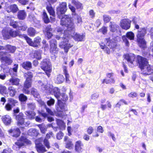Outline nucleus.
<instances>
[{
	"instance_id": "f8f14e48",
	"label": "nucleus",
	"mask_w": 153,
	"mask_h": 153,
	"mask_svg": "<svg viewBox=\"0 0 153 153\" xmlns=\"http://www.w3.org/2000/svg\"><path fill=\"white\" fill-rule=\"evenodd\" d=\"M41 140V139H39L36 141V148L38 152L39 153H43L46 152V150L42 144L38 143L39 142H40Z\"/></svg>"
},
{
	"instance_id": "c85d7f7f",
	"label": "nucleus",
	"mask_w": 153,
	"mask_h": 153,
	"mask_svg": "<svg viewBox=\"0 0 153 153\" xmlns=\"http://www.w3.org/2000/svg\"><path fill=\"white\" fill-rule=\"evenodd\" d=\"M110 27V30L112 32H114L117 30L118 26L117 25H116L115 23L111 22Z\"/></svg>"
},
{
	"instance_id": "8fccbe9b",
	"label": "nucleus",
	"mask_w": 153,
	"mask_h": 153,
	"mask_svg": "<svg viewBox=\"0 0 153 153\" xmlns=\"http://www.w3.org/2000/svg\"><path fill=\"white\" fill-rule=\"evenodd\" d=\"M38 83L39 84V85L41 86L42 88L43 89L48 90L49 91L51 92V89L48 88V86H46V85H44L43 84L41 81H39Z\"/></svg>"
},
{
	"instance_id": "a18cd8bd",
	"label": "nucleus",
	"mask_w": 153,
	"mask_h": 153,
	"mask_svg": "<svg viewBox=\"0 0 153 153\" xmlns=\"http://www.w3.org/2000/svg\"><path fill=\"white\" fill-rule=\"evenodd\" d=\"M10 9L11 11L13 13L16 12L18 10V8L16 4L12 5L10 6Z\"/></svg>"
},
{
	"instance_id": "58836bf2",
	"label": "nucleus",
	"mask_w": 153,
	"mask_h": 153,
	"mask_svg": "<svg viewBox=\"0 0 153 153\" xmlns=\"http://www.w3.org/2000/svg\"><path fill=\"white\" fill-rule=\"evenodd\" d=\"M68 97L67 95L65 93H63L60 94L59 97V98L57 99L58 100H62L63 101H65L68 100Z\"/></svg>"
},
{
	"instance_id": "6ab92c4d",
	"label": "nucleus",
	"mask_w": 153,
	"mask_h": 153,
	"mask_svg": "<svg viewBox=\"0 0 153 153\" xmlns=\"http://www.w3.org/2000/svg\"><path fill=\"white\" fill-rule=\"evenodd\" d=\"M64 141H66V148L71 149L73 148L74 144L73 143L71 140L69 139L68 140V137H64Z\"/></svg>"
},
{
	"instance_id": "bb28decb",
	"label": "nucleus",
	"mask_w": 153,
	"mask_h": 153,
	"mask_svg": "<svg viewBox=\"0 0 153 153\" xmlns=\"http://www.w3.org/2000/svg\"><path fill=\"white\" fill-rule=\"evenodd\" d=\"M9 81L12 85H18L19 83V80L17 78L12 77L10 79Z\"/></svg>"
},
{
	"instance_id": "393cba45",
	"label": "nucleus",
	"mask_w": 153,
	"mask_h": 153,
	"mask_svg": "<svg viewBox=\"0 0 153 153\" xmlns=\"http://www.w3.org/2000/svg\"><path fill=\"white\" fill-rule=\"evenodd\" d=\"M28 133L29 135L36 136L38 134L39 132L36 129H31L29 130Z\"/></svg>"
},
{
	"instance_id": "6e6d98bb",
	"label": "nucleus",
	"mask_w": 153,
	"mask_h": 153,
	"mask_svg": "<svg viewBox=\"0 0 153 153\" xmlns=\"http://www.w3.org/2000/svg\"><path fill=\"white\" fill-rule=\"evenodd\" d=\"M19 99L21 101H25L27 100V97L23 94H22L19 96Z\"/></svg>"
},
{
	"instance_id": "ddd939ff",
	"label": "nucleus",
	"mask_w": 153,
	"mask_h": 153,
	"mask_svg": "<svg viewBox=\"0 0 153 153\" xmlns=\"http://www.w3.org/2000/svg\"><path fill=\"white\" fill-rule=\"evenodd\" d=\"M125 58L131 65H134L136 63V61H134L135 59V55L131 53L126 54L125 56Z\"/></svg>"
},
{
	"instance_id": "0e129e2a",
	"label": "nucleus",
	"mask_w": 153,
	"mask_h": 153,
	"mask_svg": "<svg viewBox=\"0 0 153 153\" xmlns=\"http://www.w3.org/2000/svg\"><path fill=\"white\" fill-rule=\"evenodd\" d=\"M28 108L34 110L36 107V105L34 103H29L28 104Z\"/></svg>"
},
{
	"instance_id": "09e8293b",
	"label": "nucleus",
	"mask_w": 153,
	"mask_h": 153,
	"mask_svg": "<svg viewBox=\"0 0 153 153\" xmlns=\"http://www.w3.org/2000/svg\"><path fill=\"white\" fill-rule=\"evenodd\" d=\"M31 93L35 97L38 98L39 97V93L37 92L36 89L32 88L31 91Z\"/></svg>"
},
{
	"instance_id": "13d9d810",
	"label": "nucleus",
	"mask_w": 153,
	"mask_h": 153,
	"mask_svg": "<svg viewBox=\"0 0 153 153\" xmlns=\"http://www.w3.org/2000/svg\"><path fill=\"white\" fill-rule=\"evenodd\" d=\"M18 2L23 5H25L27 4L28 2V0H17Z\"/></svg>"
},
{
	"instance_id": "ea45409f",
	"label": "nucleus",
	"mask_w": 153,
	"mask_h": 153,
	"mask_svg": "<svg viewBox=\"0 0 153 153\" xmlns=\"http://www.w3.org/2000/svg\"><path fill=\"white\" fill-rule=\"evenodd\" d=\"M8 103L11 104L13 107L15 106L16 104L17 103V101L11 98H8Z\"/></svg>"
},
{
	"instance_id": "a878e982",
	"label": "nucleus",
	"mask_w": 153,
	"mask_h": 153,
	"mask_svg": "<svg viewBox=\"0 0 153 153\" xmlns=\"http://www.w3.org/2000/svg\"><path fill=\"white\" fill-rule=\"evenodd\" d=\"M56 121L58 125L61 129L63 130L65 129V124L63 121L58 119Z\"/></svg>"
},
{
	"instance_id": "9d476101",
	"label": "nucleus",
	"mask_w": 153,
	"mask_h": 153,
	"mask_svg": "<svg viewBox=\"0 0 153 153\" xmlns=\"http://www.w3.org/2000/svg\"><path fill=\"white\" fill-rule=\"evenodd\" d=\"M75 29L73 30L72 31H70V36H72L74 38L76 41H82L85 38V36L84 35H80L77 34V33L74 32Z\"/></svg>"
},
{
	"instance_id": "5701e85b",
	"label": "nucleus",
	"mask_w": 153,
	"mask_h": 153,
	"mask_svg": "<svg viewBox=\"0 0 153 153\" xmlns=\"http://www.w3.org/2000/svg\"><path fill=\"white\" fill-rule=\"evenodd\" d=\"M106 41L107 42V45L111 48L115 47L116 45V43L114 40L109 41V39H107L106 40Z\"/></svg>"
},
{
	"instance_id": "412c9836",
	"label": "nucleus",
	"mask_w": 153,
	"mask_h": 153,
	"mask_svg": "<svg viewBox=\"0 0 153 153\" xmlns=\"http://www.w3.org/2000/svg\"><path fill=\"white\" fill-rule=\"evenodd\" d=\"M55 82L57 83H61L63 82L64 80L63 76L59 74L55 79Z\"/></svg>"
},
{
	"instance_id": "79ce46f5",
	"label": "nucleus",
	"mask_w": 153,
	"mask_h": 153,
	"mask_svg": "<svg viewBox=\"0 0 153 153\" xmlns=\"http://www.w3.org/2000/svg\"><path fill=\"white\" fill-rule=\"evenodd\" d=\"M28 34L30 36H33L36 33L35 29L33 27L29 28L27 30Z\"/></svg>"
},
{
	"instance_id": "49530a36",
	"label": "nucleus",
	"mask_w": 153,
	"mask_h": 153,
	"mask_svg": "<svg viewBox=\"0 0 153 153\" xmlns=\"http://www.w3.org/2000/svg\"><path fill=\"white\" fill-rule=\"evenodd\" d=\"M39 127L40 129L41 132L42 133H45L46 131L47 127L43 124L39 125Z\"/></svg>"
},
{
	"instance_id": "e433bc0d",
	"label": "nucleus",
	"mask_w": 153,
	"mask_h": 153,
	"mask_svg": "<svg viewBox=\"0 0 153 153\" xmlns=\"http://www.w3.org/2000/svg\"><path fill=\"white\" fill-rule=\"evenodd\" d=\"M68 7L69 9L72 12V15L73 16H75V15H77V14L76 13V8L74 6L71 4H69Z\"/></svg>"
},
{
	"instance_id": "f03ea898",
	"label": "nucleus",
	"mask_w": 153,
	"mask_h": 153,
	"mask_svg": "<svg viewBox=\"0 0 153 153\" xmlns=\"http://www.w3.org/2000/svg\"><path fill=\"white\" fill-rule=\"evenodd\" d=\"M137 59L139 67L143 74L149 75L153 73V70L151 69L150 65L148 64L147 59L146 58L138 56H137Z\"/></svg>"
},
{
	"instance_id": "864d4df0",
	"label": "nucleus",
	"mask_w": 153,
	"mask_h": 153,
	"mask_svg": "<svg viewBox=\"0 0 153 153\" xmlns=\"http://www.w3.org/2000/svg\"><path fill=\"white\" fill-rule=\"evenodd\" d=\"M10 36L12 37H15L18 35L19 34V32L18 31H12L10 30Z\"/></svg>"
},
{
	"instance_id": "aec40b11",
	"label": "nucleus",
	"mask_w": 153,
	"mask_h": 153,
	"mask_svg": "<svg viewBox=\"0 0 153 153\" xmlns=\"http://www.w3.org/2000/svg\"><path fill=\"white\" fill-rule=\"evenodd\" d=\"M10 133H13L12 136L14 137H18L20 134V131L19 128H17L13 129H10L8 131Z\"/></svg>"
},
{
	"instance_id": "c9c22d12",
	"label": "nucleus",
	"mask_w": 153,
	"mask_h": 153,
	"mask_svg": "<svg viewBox=\"0 0 153 153\" xmlns=\"http://www.w3.org/2000/svg\"><path fill=\"white\" fill-rule=\"evenodd\" d=\"M126 36L130 40L134 39V34L132 32H128L126 35Z\"/></svg>"
},
{
	"instance_id": "774afa93",
	"label": "nucleus",
	"mask_w": 153,
	"mask_h": 153,
	"mask_svg": "<svg viewBox=\"0 0 153 153\" xmlns=\"http://www.w3.org/2000/svg\"><path fill=\"white\" fill-rule=\"evenodd\" d=\"M93 130L94 129L91 126H89L87 129V131L88 134H91L93 132Z\"/></svg>"
},
{
	"instance_id": "c756f323",
	"label": "nucleus",
	"mask_w": 153,
	"mask_h": 153,
	"mask_svg": "<svg viewBox=\"0 0 153 153\" xmlns=\"http://www.w3.org/2000/svg\"><path fill=\"white\" fill-rule=\"evenodd\" d=\"M22 65L24 68L27 70H28L31 67V64L29 62H24L22 64Z\"/></svg>"
},
{
	"instance_id": "338daca9",
	"label": "nucleus",
	"mask_w": 153,
	"mask_h": 153,
	"mask_svg": "<svg viewBox=\"0 0 153 153\" xmlns=\"http://www.w3.org/2000/svg\"><path fill=\"white\" fill-rule=\"evenodd\" d=\"M64 136V134L62 132H60L58 133L56 136L57 139L58 140H60L62 139Z\"/></svg>"
},
{
	"instance_id": "0eeeda50",
	"label": "nucleus",
	"mask_w": 153,
	"mask_h": 153,
	"mask_svg": "<svg viewBox=\"0 0 153 153\" xmlns=\"http://www.w3.org/2000/svg\"><path fill=\"white\" fill-rule=\"evenodd\" d=\"M67 3L66 2L60 3L56 9V12L58 15L63 14L67 11Z\"/></svg>"
},
{
	"instance_id": "2f4dec72",
	"label": "nucleus",
	"mask_w": 153,
	"mask_h": 153,
	"mask_svg": "<svg viewBox=\"0 0 153 153\" xmlns=\"http://www.w3.org/2000/svg\"><path fill=\"white\" fill-rule=\"evenodd\" d=\"M42 19L45 23H48L50 22L48 16L45 10L43 12Z\"/></svg>"
},
{
	"instance_id": "a19ab883",
	"label": "nucleus",
	"mask_w": 153,
	"mask_h": 153,
	"mask_svg": "<svg viewBox=\"0 0 153 153\" xmlns=\"http://www.w3.org/2000/svg\"><path fill=\"white\" fill-rule=\"evenodd\" d=\"M53 91L55 96L57 99H58L59 96L60 95L59 89L55 87L53 89Z\"/></svg>"
},
{
	"instance_id": "9b49d317",
	"label": "nucleus",
	"mask_w": 153,
	"mask_h": 153,
	"mask_svg": "<svg viewBox=\"0 0 153 153\" xmlns=\"http://www.w3.org/2000/svg\"><path fill=\"white\" fill-rule=\"evenodd\" d=\"M50 52L56 53L58 51V49L57 46L56 41L55 40H51L50 41Z\"/></svg>"
},
{
	"instance_id": "f704fd0d",
	"label": "nucleus",
	"mask_w": 153,
	"mask_h": 153,
	"mask_svg": "<svg viewBox=\"0 0 153 153\" xmlns=\"http://www.w3.org/2000/svg\"><path fill=\"white\" fill-rule=\"evenodd\" d=\"M46 9L50 14L54 16L55 15V11L53 7L51 6H47Z\"/></svg>"
},
{
	"instance_id": "a211bd4d",
	"label": "nucleus",
	"mask_w": 153,
	"mask_h": 153,
	"mask_svg": "<svg viewBox=\"0 0 153 153\" xmlns=\"http://www.w3.org/2000/svg\"><path fill=\"white\" fill-rule=\"evenodd\" d=\"M4 48H5V50L8 51L9 52L12 53H14L16 49V48L15 47L12 46L11 45H7L6 46L5 48L3 46L0 47V50H3L4 49Z\"/></svg>"
},
{
	"instance_id": "473e14b6",
	"label": "nucleus",
	"mask_w": 153,
	"mask_h": 153,
	"mask_svg": "<svg viewBox=\"0 0 153 153\" xmlns=\"http://www.w3.org/2000/svg\"><path fill=\"white\" fill-rule=\"evenodd\" d=\"M26 16L25 12L23 10L20 11L19 12L18 14V18L20 19H24Z\"/></svg>"
},
{
	"instance_id": "423d86ee",
	"label": "nucleus",
	"mask_w": 153,
	"mask_h": 153,
	"mask_svg": "<svg viewBox=\"0 0 153 153\" xmlns=\"http://www.w3.org/2000/svg\"><path fill=\"white\" fill-rule=\"evenodd\" d=\"M24 116V114L22 113H20L19 114L16 116V120L17 121V124L18 126H26L28 125V124L25 122Z\"/></svg>"
},
{
	"instance_id": "7ed1b4c3",
	"label": "nucleus",
	"mask_w": 153,
	"mask_h": 153,
	"mask_svg": "<svg viewBox=\"0 0 153 153\" xmlns=\"http://www.w3.org/2000/svg\"><path fill=\"white\" fill-rule=\"evenodd\" d=\"M61 24L65 25L67 28V30L69 32L73 31L75 28V26L73 20L71 16L68 15H65L62 16L61 21Z\"/></svg>"
},
{
	"instance_id": "f3484780",
	"label": "nucleus",
	"mask_w": 153,
	"mask_h": 153,
	"mask_svg": "<svg viewBox=\"0 0 153 153\" xmlns=\"http://www.w3.org/2000/svg\"><path fill=\"white\" fill-rule=\"evenodd\" d=\"M83 146L80 141L76 142L75 144V150L77 152H80L82 151L83 149L82 146Z\"/></svg>"
},
{
	"instance_id": "680f3d73",
	"label": "nucleus",
	"mask_w": 153,
	"mask_h": 153,
	"mask_svg": "<svg viewBox=\"0 0 153 153\" xmlns=\"http://www.w3.org/2000/svg\"><path fill=\"white\" fill-rule=\"evenodd\" d=\"M110 17L108 15H105L103 16V20L105 22H108L110 21Z\"/></svg>"
},
{
	"instance_id": "de8ad7c7",
	"label": "nucleus",
	"mask_w": 153,
	"mask_h": 153,
	"mask_svg": "<svg viewBox=\"0 0 153 153\" xmlns=\"http://www.w3.org/2000/svg\"><path fill=\"white\" fill-rule=\"evenodd\" d=\"M0 93L2 94H6L7 88L5 86L2 85H0Z\"/></svg>"
},
{
	"instance_id": "e2e57ef3",
	"label": "nucleus",
	"mask_w": 153,
	"mask_h": 153,
	"mask_svg": "<svg viewBox=\"0 0 153 153\" xmlns=\"http://www.w3.org/2000/svg\"><path fill=\"white\" fill-rule=\"evenodd\" d=\"M44 144L47 148L49 149L50 148L49 143L48 140L46 138H45L44 140Z\"/></svg>"
},
{
	"instance_id": "72a5a7b5",
	"label": "nucleus",
	"mask_w": 153,
	"mask_h": 153,
	"mask_svg": "<svg viewBox=\"0 0 153 153\" xmlns=\"http://www.w3.org/2000/svg\"><path fill=\"white\" fill-rule=\"evenodd\" d=\"M75 16H76V17H74V18L75 20L76 23L77 25L81 24L82 22V17L78 15L77 14Z\"/></svg>"
},
{
	"instance_id": "4be33fe9",
	"label": "nucleus",
	"mask_w": 153,
	"mask_h": 153,
	"mask_svg": "<svg viewBox=\"0 0 153 153\" xmlns=\"http://www.w3.org/2000/svg\"><path fill=\"white\" fill-rule=\"evenodd\" d=\"M25 114L30 119H33L36 115V113L33 111H26L25 112Z\"/></svg>"
},
{
	"instance_id": "4c0bfd02",
	"label": "nucleus",
	"mask_w": 153,
	"mask_h": 153,
	"mask_svg": "<svg viewBox=\"0 0 153 153\" xmlns=\"http://www.w3.org/2000/svg\"><path fill=\"white\" fill-rule=\"evenodd\" d=\"M25 38L27 42L29 45L31 46L34 47H37V45L34 44L33 42L31 39L26 36L25 37Z\"/></svg>"
},
{
	"instance_id": "cd10ccee",
	"label": "nucleus",
	"mask_w": 153,
	"mask_h": 153,
	"mask_svg": "<svg viewBox=\"0 0 153 153\" xmlns=\"http://www.w3.org/2000/svg\"><path fill=\"white\" fill-rule=\"evenodd\" d=\"M2 34L4 38L9 39L10 36V30H3L2 31Z\"/></svg>"
},
{
	"instance_id": "4468645a",
	"label": "nucleus",
	"mask_w": 153,
	"mask_h": 153,
	"mask_svg": "<svg viewBox=\"0 0 153 153\" xmlns=\"http://www.w3.org/2000/svg\"><path fill=\"white\" fill-rule=\"evenodd\" d=\"M31 79H26L24 84V87L22 91L24 92L26 94H28L30 91L27 89L31 86Z\"/></svg>"
},
{
	"instance_id": "39448f33",
	"label": "nucleus",
	"mask_w": 153,
	"mask_h": 153,
	"mask_svg": "<svg viewBox=\"0 0 153 153\" xmlns=\"http://www.w3.org/2000/svg\"><path fill=\"white\" fill-rule=\"evenodd\" d=\"M41 68L49 77L52 71V66L49 59H45L43 60L42 62Z\"/></svg>"
},
{
	"instance_id": "052dcab7",
	"label": "nucleus",
	"mask_w": 153,
	"mask_h": 153,
	"mask_svg": "<svg viewBox=\"0 0 153 153\" xmlns=\"http://www.w3.org/2000/svg\"><path fill=\"white\" fill-rule=\"evenodd\" d=\"M55 102V100L53 99H51L50 100H48L47 102V105L50 106L51 105H53Z\"/></svg>"
},
{
	"instance_id": "1a4fd4ad",
	"label": "nucleus",
	"mask_w": 153,
	"mask_h": 153,
	"mask_svg": "<svg viewBox=\"0 0 153 153\" xmlns=\"http://www.w3.org/2000/svg\"><path fill=\"white\" fill-rule=\"evenodd\" d=\"M31 143L30 141L26 139L24 137L22 136L18 140L17 142L15 143V144L20 148L26 144H30Z\"/></svg>"
},
{
	"instance_id": "603ef678",
	"label": "nucleus",
	"mask_w": 153,
	"mask_h": 153,
	"mask_svg": "<svg viewBox=\"0 0 153 153\" xmlns=\"http://www.w3.org/2000/svg\"><path fill=\"white\" fill-rule=\"evenodd\" d=\"M13 107H12L11 104H10L9 103H8L6 104L4 106L5 109L7 111H11L12 110Z\"/></svg>"
},
{
	"instance_id": "dca6fc26",
	"label": "nucleus",
	"mask_w": 153,
	"mask_h": 153,
	"mask_svg": "<svg viewBox=\"0 0 153 153\" xmlns=\"http://www.w3.org/2000/svg\"><path fill=\"white\" fill-rule=\"evenodd\" d=\"M2 120L6 126L10 125L12 121L11 117L7 115L2 117Z\"/></svg>"
},
{
	"instance_id": "f257e3e1",
	"label": "nucleus",
	"mask_w": 153,
	"mask_h": 153,
	"mask_svg": "<svg viewBox=\"0 0 153 153\" xmlns=\"http://www.w3.org/2000/svg\"><path fill=\"white\" fill-rule=\"evenodd\" d=\"M57 34L56 36V38L57 40L61 41L59 43V47L62 49H63L65 52L67 53L70 48L72 47L73 45L69 43L68 39L69 38L70 32L67 30H65L64 33L63 37H61L62 34L63 32V29L60 27L57 28Z\"/></svg>"
},
{
	"instance_id": "37998d69",
	"label": "nucleus",
	"mask_w": 153,
	"mask_h": 153,
	"mask_svg": "<svg viewBox=\"0 0 153 153\" xmlns=\"http://www.w3.org/2000/svg\"><path fill=\"white\" fill-rule=\"evenodd\" d=\"M41 51H36L34 53V56L35 58L39 59L41 58Z\"/></svg>"
},
{
	"instance_id": "bf43d9fd",
	"label": "nucleus",
	"mask_w": 153,
	"mask_h": 153,
	"mask_svg": "<svg viewBox=\"0 0 153 153\" xmlns=\"http://www.w3.org/2000/svg\"><path fill=\"white\" fill-rule=\"evenodd\" d=\"M99 31L102 32L103 34H105L107 32V28L105 27H103L99 30Z\"/></svg>"
},
{
	"instance_id": "69168bd1",
	"label": "nucleus",
	"mask_w": 153,
	"mask_h": 153,
	"mask_svg": "<svg viewBox=\"0 0 153 153\" xmlns=\"http://www.w3.org/2000/svg\"><path fill=\"white\" fill-rule=\"evenodd\" d=\"M137 94L135 92H131L128 94V96L130 97L134 98L137 97Z\"/></svg>"
},
{
	"instance_id": "b1692460",
	"label": "nucleus",
	"mask_w": 153,
	"mask_h": 153,
	"mask_svg": "<svg viewBox=\"0 0 153 153\" xmlns=\"http://www.w3.org/2000/svg\"><path fill=\"white\" fill-rule=\"evenodd\" d=\"M1 60L2 62H5L8 65L10 64L13 62L12 60L10 58L7 56L1 57Z\"/></svg>"
},
{
	"instance_id": "5fc2aeb1",
	"label": "nucleus",
	"mask_w": 153,
	"mask_h": 153,
	"mask_svg": "<svg viewBox=\"0 0 153 153\" xmlns=\"http://www.w3.org/2000/svg\"><path fill=\"white\" fill-rule=\"evenodd\" d=\"M41 41V40L40 37H37L34 39V42H33V43H34V44H36L37 47L39 45Z\"/></svg>"
},
{
	"instance_id": "6e6552de",
	"label": "nucleus",
	"mask_w": 153,
	"mask_h": 153,
	"mask_svg": "<svg viewBox=\"0 0 153 153\" xmlns=\"http://www.w3.org/2000/svg\"><path fill=\"white\" fill-rule=\"evenodd\" d=\"M131 21L128 19L121 20L120 22V26L123 29L127 30L130 27Z\"/></svg>"
},
{
	"instance_id": "7c9ffc66",
	"label": "nucleus",
	"mask_w": 153,
	"mask_h": 153,
	"mask_svg": "<svg viewBox=\"0 0 153 153\" xmlns=\"http://www.w3.org/2000/svg\"><path fill=\"white\" fill-rule=\"evenodd\" d=\"M8 89L9 92V95L11 97L14 96L16 93L15 89L13 87L11 86L9 87Z\"/></svg>"
},
{
	"instance_id": "4d7b16f0",
	"label": "nucleus",
	"mask_w": 153,
	"mask_h": 153,
	"mask_svg": "<svg viewBox=\"0 0 153 153\" xmlns=\"http://www.w3.org/2000/svg\"><path fill=\"white\" fill-rule=\"evenodd\" d=\"M10 24L11 26H12L15 28H16L17 27L18 25L17 23L14 20H11Z\"/></svg>"
},
{
	"instance_id": "3c124183",
	"label": "nucleus",
	"mask_w": 153,
	"mask_h": 153,
	"mask_svg": "<svg viewBox=\"0 0 153 153\" xmlns=\"http://www.w3.org/2000/svg\"><path fill=\"white\" fill-rule=\"evenodd\" d=\"M24 76L26 77V79H31V78L33 76L32 73L30 72H28L27 73L25 74Z\"/></svg>"
},
{
	"instance_id": "2eb2a0df",
	"label": "nucleus",
	"mask_w": 153,
	"mask_h": 153,
	"mask_svg": "<svg viewBox=\"0 0 153 153\" xmlns=\"http://www.w3.org/2000/svg\"><path fill=\"white\" fill-rule=\"evenodd\" d=\"M56 109L59 112H63L65 110V104L59 100Z\"/></svg>"
},
{
	"instance_id": "20e7f679",
	"label": "nucleus",
	"mask_w": 153,
	"mask_h": 153,
	"mask_svg": "<svg viewBox=\"0 0 153 153\" xmlns=\"http://www.w3.org/2000/svg\"><path fill=\"white\" fill-rule=\"evenodd\" d=\"M146 33V30L145 28H140L138 31L137 35V41L139 46L142 48L146 47V42L143 39V37Z\"/></svg>"
},
{
	"instance_id": "c03bdc74",
	"label": "nucleus",
	"mask_w": 153,
	"mask_h": 153,
	"mask_svg": "<svg viewBox=\"0 0 153 153\" xmlns=\"http://www.w3.org/2000/svg\"><path fill=\"white\" fill-rule=\"evenodd\" d=\"M115 82V80L114 78H111L109 79H104L102 81L103 83H105L107 84L110 83H114Z\"/></svg>"
}]
</instances>
